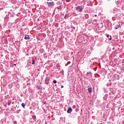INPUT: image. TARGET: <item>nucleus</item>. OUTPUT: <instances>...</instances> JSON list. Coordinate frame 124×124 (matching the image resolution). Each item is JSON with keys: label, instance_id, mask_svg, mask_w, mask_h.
<instances>
[{"label": "nucleus", "instance_id": "nucleus-27", "mask_svg": "<svg viewBox=\"0 0 124 124\" xmlns=\"http://www.w3.org/2000/svg\"><path fill=\"white\" fill-rule=\"evenodd\" d=\"M57 67H61V66H60L59 64L57 65Z\"/></svg>", "mask_w": 124, "mask_h": 124}, {"label": "nucleus", "instance_id": "nucleus-28", "mask_svg": "<svg viewBox=\"0 0 124 124\" xmlns=\"http://www.w3.org/2000/svg\"><path fill=\"white\" fill-rule=\"evenodd\" d=\"M105 97H108V94H106L105 95Z\"/></svg>", "mask_w": 124, "mask_h": 124}, {"label": "nucleus", "instance_id": "nucleus-15", "mask_svg": "<svg viewBox=\"0 0 124 124\" xmlns=\"http://www.w3.org/2000/svg\"><path fill=\"white\" fill-rule=\"evenodd\" d=\"M11 14V17H14L15 16V13L14 12H12L10 13Z\"/></svg>", "mask_w": 124, "mask_h": 124}, {"label": "nucleus", "instance_id": "nucleus-34", "mask_svg": "<svg viewBox=\"0 0 124 124\" xmlns=\"http://www.w3.org/2000/svg\"><path fill=\"white\" fill-rule=\"evenodd\" d=\"M74 29H75V27H74Z\"/></svg>", "mask_w": 124, "mask_h": 124}, {"label": "nucleus", "instance_id": "nucleus-32", "mask_svg": "<svg viewBox=\"0 0 124 124\" xmlns=\"http://www.w3.org/2000/svg\"><path fill=\"white\" fill-rule=\"evenodd\" d=\"M96 16H97L96 15H95V16L96 17Z\"/></svg>", "mask_w": 124, "mask_h": 124}, {"label": "nucleus", "instance_id": "nucleus-17", "mask_svg": "<svg viewBox=\"0 0 124 124\" xmlns=\"http://www.w3.org/2000/svg\"><path fill=\"white\" fill-rule=\"evenodd\" d=\"M37 88L38 89V90H41V89H42V88H43V87H42V86L41 85H39L37 86Z\"/></svg>", "mask_w": 124, "mask_h": 124}, {"label": "nucleus", "instance_id": "nucleus-36", "mask_svg": "<svg viewBox=\"0 0 124 124\" xmlns=\"http://www.w3.org/2000/svg\"><path fill=\"white\" fill-rule=\"evenodd\" d=\"M47 1H49V0H47Z\"/></svg>", "mask_w": 124, "mask_h": 124}, {"label": "nucleus", "instance_id": "nucleus-4", "mask_svg": "<svg viewBox=\"0 0 124 124\" xmlns=\"http://www.w3.org/2000/svg\"><path fill=\"white\" fill-rule=\"evenodd\" d=\"M87 76H88L89 78H92V77H93V73L91 72H89L87 73Z\"/></svg>", "mask_w": 124, "mask_h": 124}, {"label": "nucleus", "instance_id": "nucleus-1", "mask_svg": "<svg viewBox=\"0 0 124 124\" xmlns=\"http://www.w3.org/2000/svg\"><path fill=\"white\" fill-rule=\"evenodd\" d=\"M46 3L49 8H54V6H55V2L53 1L47 2Z\"/></svg>", "mask_w": 124, "mask_h": 124}, {"label": "nucleus", "instance_id": "nucleus-21", "mask_svg": "<svg viewBox=\"0 0 124 124\" xmlns=\"http://www.w3.org/2000/svg\"><path fill=\"white\" fill-rule=\"evenodd\" d=\"M22 107H23V108H25V107L26 106V104L23 103L22 104H21Z\"/></svg>", "mask_w": 124, "mask_h": 124}, {"label": "nucleus", "instance_id": "nucleus-13", "mask_svg": "<svg viewBox=\"0 0 124 124\" xmlns=\"http://www.w3.org/2000/svg\"><path fill=\"white\" fill-rule=\"evenodd\" d=\"M92 90L93 89L92 88H90V87L88 88V91L89 93H91Z\"/></svg>", "mask_w": 124, "mask_h": 124}, {"label": "nucleus", "instance_id": "nucleus-5", "mask_svg": "<svg viewBox=\"0 0 124 124\" xmlns=\"http://www.w3.org/2000/svg\"><path fill=\"white\" fill-rule=\"evenodd\" d=\"M62 5H60V6H57V7H55V10H61V9H62Z\"/></svg>", "mask_w": 124, "mask_h": 124}, {"label": "nucleus", "instance_id": "nucleus-2", "mask_svg": "<svg viewBox=\"0 0 124 124\" xmlns=\"http://www.w3.org/2000/svg\"><path fill=\"white\" fill-rule=\"evenodd\" d=\"M76 10L78 12H82L83 11V8L82 6H78L76 8Z\"/></svg>", "mask_w": 124, "mask_h": 124}, {"label": "nucleus", "instance_id": "nucleus-31", "mask_svg": "<svg viewBox=\"0 0 124 124\" xmlns=\"http://www.w3.org/2000/svg\"><path fill=\"white\" fill-rule=\"evenodd\" d=\"M8 105H10V103H8Z\"/></svg>", "mask_w": 124, "mask_h": 124}, {"label": "nucleus", "instance_id": "nucleus-22", "mask_svg": "<svg viewBox=\"0 0 124 124\" xmlns=\"http://www.w3.org/2000/svg\"><path fill=\"white\" fill-rule=\"evenodd\" d=\"M57 5H58L59 6L60 5H62V4H61V3H60L59 1H58V2H57Z\"/></svg>", "mask_w": 124, "mask_h": 124}, {"label": "nucleus", "instance_id": "nucleus-26", "mask_svg": "<svg viewBox=\"0 0 124 124\" xmlns=\"http://www.w3.org/2000/svg\"><path fill=\"white\" fill-rule=\"evenodd\" d=\"M14 124H17V121H14Z\"/></svg>", "mask_w": 124, "mask_h": 124}, {"label": "nucleus", "instance_id": "nucleus-35", "mask_svg": "<svg viewBox=\"0 0 124 124\" xmlns=\"http://www.w3.org/2000/svg\"><path fill=\"white\" fill-rule=\"evenodd\" d=\"M109 82H110L111 80H109Z\"/></svg>", "mask_w": 124, "mask_h": 124}, {"label": "nucleus", "instance_id": "nucleus-19", "mask_svg": "<svg viewBox=\"0 0 124 124\" xmlns=\"http://www.w3.org/2000/svg\"><path fill=\"white\" fill-rule=\"evenodd\" d=\"M20 112H21V109H18L17 110H16V114H19V113H20Z\"/></svg>", "mask_w": 124, "mask_h": 124}, {"label": "nucleus", "instance_id": "nucleus-24", "mask_svg": "<svg viewBox=\"0 0 124 124\" xmlns=\"http://www.w3.org/2000/svg\"><path fill=\"white\" fill-rule=\"evenodd\" d=\"M44 57H45V58H47V53H45L44 54Z\"/></svg>", "mask_w": 124, "mask_h": 124}, {"label": "nucleus", "instance_id": "nucleus-11", "mask_svg": "<svg viewBox=\"0 0 124 124\" xmlns=\"http://www.w3.org/2000/svg\"><path fill=\"white\" fill-rule=\"evenodd\" d=\"M113 13H116V12H118V10H118L117 8H114L113 9Z\"/></svg>", "mask_w": 124, "mask_h": 124}, {"label": "nucleus", "instance_id": "nucleus-33", "mask_svg": "<svg viewBox=\"0 0 124 124\" xmlns=\"http://www.w3.org/2000/svg\"><path fill=\"white\" fill-rule=\"evenodd\" d=\"M14 65H16V64H15Z\"/></svg>", "mask_w": 124, "mask_h": 124}, {"label": "nucleus", "instance_id": "nucleus-7", "mask_svg": "<svg viewBox=\"0 0 124 124\" xmlns=\"http://www.w3.org/2000/svg\"><path fill=\"white\" fill-rule=\"evenodd\" d=\"M121 26V25L120 24V23H118L117 25H115V27H114V29L115 30H118L119 28Z\"/></svg>", "mask_w": 124, "mask_h": 124}, {"label": "nucleus", "instance_id": "nucleus-8", "mask_svg": "<svg viewBox=\"0 0 124 124\" xmlns=\"http://www.w3.org/2000/svg\"><path fill=\"white\" fill-rule=\"evenodd\" d=\"M30 38L31 37H30V36H29V35H25L24 39H25L26 40H29V39H30Z\"/></svg>", "mask_w": 124, "mask_h": 124}, {"label": "nucleus", "instance_id": "nucleus-14", "mask_svg": "<svg viewBox=\"0 0 124 124\" xmlns=\"http://www.w3.org/2000/svg\"><path fill=\"white\" fill-rule=\"evenodd\" d=\"M107 37H108V39H109V40H112V37L111 36V35H108L107 36Z\"/></svg>", "mask_w": 124, "mask_h": 124}, {"label": "nucleus", "instance_id": "nucleus-29", "mask_svg": "<svg viewBox=\"0 0 124 124\" xmlns=\"http://www.w3.org/2000/svg\"><path fill=\"white\" fill-rule=\"evenodd\" d=\"M70 1V0H66L67 2H69Z\"/></svg>", "mask_w": 124, "mask_h": 124}, {"label": "nucleus", "instance_id": "nucleus-23", "mask_svg": "<svg viewBox=\"0 0 124 124\" xmlns=\"http://www.w3.org/2000/svg\"><path fill=\"white\" fill-rule=\"evenodd\" d=\"M32 117L33 120H35V119H36V116L35 115H33Z\"/></svg>", "mask_w": 124, "mask_h": 124}, {"label": "nucleus", "instance_id": "nucleus-25", "mask_svg": "<svg viewBox=\"0 0 124 124\" xmlns=\"http://www.w3.org/2000/svg\"><path fill=\"white\" fill-rule=\"evenodd\" d=\"M53 83L54 84H56L57 83V80H53Z\"/></svg>", "mask_w": 124, "mask_h": 124}, {"label": "nucleus", "instance_id": "nucleus-10", "mask_svg": "<svg viewBox=\"0 0 124 124\" xmlns=\"http://www.w3.org/2000/svg\"><path fill=\"white\" fill-rule=\"evenodd\" d=\"M10 1L13 4H15V3L17 2V1L16 0H10Z\"/></svg>", "mask_w": 124, "mask_h": 124}, {"label": "nucleus", "instance_id": "nucleus-20", "mask_svg": "<svg viewBox=\"0 0 124 124\" xmlns=\"http://www.w3.org/2000/svg\"><path fill=\"white\" fill-rule=\"evenodd\" d=\"M55 27L56 28H58L59 27V23H56L55 24Z\"/></svg>", "mask_w": 124, "mask_h": 124}, {"label": "nucleus", "instance_id": "nucleus-30", "mask_svg": "<svg viewBox=\"0 0 124 124\" xmlns=\"http://www.w3.org/2000/svg\"><path fill=\"white\" fill-rule=\"evenodd\" d=\"M62 88H63V85L61 86V89H62Z\"/></svg>", "mask_w": 124, "mask_h": 124}, {"label": "nucleus", "instance_id": "nucleus-12", "mask_svg": "<svg viewBox=\"0 0 124 124\" xmlns=\"http://www.w3.org/2000/svg\"><path fill=\"white\" fill-rule=\"evenodd\" d=\"M31 64H32L33 65L35 64V60H34V58L32 59Z\"/></svg>", "mask_w": 124, "mask_h": 124}, {"label": "nucleus", "instance_id": "nucleus-16", "mask_svg": "<svg viewBox=\"0 0 124 124\" xmlns=\"http://www.w3.org/2000/svg\"><path fill=\"white\" fill-rule=\"evenodd\" d=\"M40 52L42 54L44 53V49L41 48L40 49Z\"/></svg>", "mask_w": 124, "mask_h": 124}, {"label": "nucleus", "instance_id": "nucleus-6", "mask_svg": "<svg viewBox=\"0 0 124 124\" xmlns=\"http://www.w3.org/2000/svg\"><path fill=\"white\" fill-rule=\"evenodd\" d=\"M71 112H72V108H71V107H69L67 111V113H68V114H70Z\"/></svg>", "mask_w": 124, "mask_h": 124}, {"label": "nucleus", "instance_id": "nucleus-3", "mask_svg": "<svg viewBox=\"0 0 124 124\" xmlns=\"http://www.w3.org/2000/svg\"><path fill=\"white\" fill-rule=\"evenodd\" d=\"M113 78H114V80H120V76L118 74H115L113 76Z\"/></svg>", "mask_w": 124, "mask_h": 124}, {"label": "nucleus", "instance_id": "nucleus-18", "mask_svg": "<svg viewBox=\"0 0 124 124\" xmlns=\"http://www.w3.org/2000/svg\"><path fill=\"white\" fill-rule=\"evenodd\" d=\"M103 91H104V93H108V91H107V90H106V88H103Z\"/></svg>", "mask_w": 124, "mask_h": 124}, {"label": "nucleus", "instance_id": "nucleus-9", "mask_svg": "<svg viewBox=\"0 0 124 124\" xmlns=\"http://www.w3.org/2000/svg\"><path fill=\"white\" fill-rule=\"evenodd\" d=\"M46 85H48L49 84V78H46L45 81Z\"/></svg>", "mask_w": 124, "mask_h": 124}]
</instances>
